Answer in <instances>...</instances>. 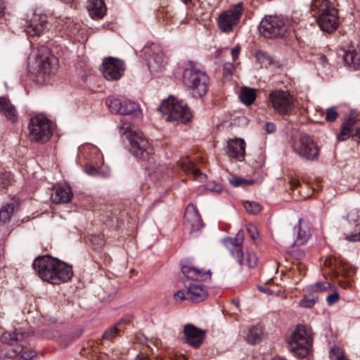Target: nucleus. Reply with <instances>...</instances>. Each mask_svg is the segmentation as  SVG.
<instances>
[{
  "label": "nucleus",
  "instance_id": "obj_1",
  "mask_svg": "<svg viewBox=\"0 0 360 360\" xmlns=\"http://www.w3.org/2000/svg\"><path fill=\"white\" fill-rule=\"evenodd\" d=\"M118 128L120 134L128 140L130 151L136 158L143 161H149L152 158L153 148L141 131L124 118L121 119Z\"/></svg>",
  "mask_w": 360,
  "mask_h": 360
},
{
  "label": "nucleus",
  "instance_id": "obj_2",
  "mask_svg": "<svg viewBox=\"0 0 360 360\" xmlns=\"http://www.w3.org/2000/svg\"><path fill=\"white\" fill-rule=\"evenodd\" d=\"M311 7L319 15L317 22L323 31L333 32L338 28V10L333 3L328 0H314Z\"/></svg>",
  "mask_w": 360,
  "mask_h": 360
},
{
  "label": "nucleus",
  "instance_id": "obj_3",
  "mask_svg": "<svg viewBox=\"0 0 360 360\" xmlns=\"http://www.w3.org/2000/svg\"><path fill=\"white\" fill-rule=\"evenodd\" d=\"M158 110L166 116L167 121L173 122L176 124L186 123L192 117L191 111L187 104L174 96H169L163 101Z\"/></svg>",
  "mask_w": 360,
  "mask_h": 360
},
{
  "label": "nucleus",
  "instance_id": "obj_4",
  "mask_svg": "<svg viewBox=\"0 0 360 360\" xmlns=\"http://www.w3.org/2000/svg\"><path fill=\"white\" fill-rule=\"evenodd\" d=\"M292 151L300 158L310 162L319 160L320 148L312 137L307 134H300L291 139Z\"/></svg>",
  "mask_w": 360,
  "mask_h": 360
},
{
  "label": "nucleus",
  "instance_id": "obj_5",
  "mask_svg": "<svg viewBox=\"0 0 360 360\" xmlns=\"http://www.w3.org/2000/svg\"><path fill=\"white\" fill-rule=\"evenodd\" d=\"M186 84L193 90L194 97H202L208 89L209 77L193 63H189L184 73Z\"/></svg>",
  "mask_w": 360,
  "mask_h": 360
},
{
  "label": "nucleus",
  "instance_id": "obj_6",
  "mask_svg": "<svg viewBox=\"0 0 360 360\" xmlns=\"http://www.w3.org/2000/svg\"><path fill=\"white\" fill-rule=\"evenodd\" d=\"M243 239V234L239 232L236 238H227L223 241L232 257L240 265H247L249 268H254L257 264V257L254 252L248 251L244 260V253L242 250Z\"/></svg>",
  "mask_w": 360,
  "mask_h": 360
},
{
  "label": "nucleus",
  "instance_id": "obj_7",
  "mask_svg": "<svg viewBox=\"0 0 360 360\" xmlns=\"http://www.w3.org/2000/svg\"><path fill=\"white\" fill-rule=\"evenodd\" d=\"M312 345L310 331L304 326H298L288 340V349L299 357L306 356Z\"/></svg>",
  "mask_w": 360,
  "mask_h": 360
},
{
  "label": "nucleus",
  "instance_id": "obj_8",
  "mask_svg": "<svg viewBox=\"0 0 360 360\" xmlns=\"http://www.w3.org/2000/svg\"><path fill=\"white\" fill-rule=\"evenodd\" d=\"M29 139L32 141L45 143L52 136V129L50 121L42 115L32 117L28 125Z\"/></svg>",
  "mask_w": 360,
  "mask_h": 360
},
{
  "label": "nucleus",
  "instance_id": "obj_9",
  "mask_svg": "<svg viewBox=\"0 0 360 360\" xmlns=\"http://www.w3.org/2000/svg\"><path fill=\"white\" fill-rule=\"evenodd\" d=\"M58 60L50 49L44 46L37 48L34 58V69L44 75H54L58 70Z\"/></svg>",
  "mask_w": 360,
  "mask_h": 360
},
{
  "label": "nucleus",
  "instance_id": "obj_10",
  "mask_svg": "<svg viewBox=\"0 0 360 360\" xmlns=\"http://www.w3.org/2000/svg\"><path fill=\"white\" fill-rule=\"evenodd\" d=\"M289 30L287 21L278 16H266L259 25V31L265 37H284Z\"/></svg>",
  "mask_w": 360,
  "mask_h": 360
},
{
  "label": "nucleus",
  "instance_id": "obj_11",
  "mask_svg": "<svg viewBox=\"0 0 360 360\" xmlns=\"http://www.w3.org/2000/svg\"><path fill=\"white\" fill-rule=\"evenodd\" d=\"M56 258L44 256L37 258L33 262V268L38 276L44 281L53 285H59L60 276L56 277L54 271Z\"/></svg>",
  "mask_w": 360,
  "mask_h": 360
},
{
  "label": "nucleus",
  "instance_id": "obj_12",
  "mask_svg": "<svg viewBox=\"0 0 360 360\" xmlns=\"http://www.w3.org/2000/svg\"><path fill=\"white\" fill-rule=\"evenodd\" d=\"M269 101L272 108L280 115L290 114L295 107L294 98L288 91H273L269 94Z\"/></svg>",
  "mask_w": 360,
  "mask_h": 360
},
{
  "label": "nucleus",
  "instance_id": "obj_13",
  "mask_svg": "<svg viewBox=\"0 0 360 360\" xmlns=\"http://www.w3.org/2000/svg\"><path fill=\"white\" fill-rule=\"evenodd\" d=\"M106 105L112 112L120 115H133L135 117L140 114L139 104L124 97L109 98Z\"/></svg>",
  "mask_w": 360,
  "mask_h": 360
},
{
  "label": "nucleus",
  "instance_id": "obj_14",
  "mask_svg": "<svg viewBox=\"0 0 360 360\" xmlns=\"http://www.w3.org/2000/svg\"><path fill=\"white\" fill-rule=\"evenodd\" d=\"M243 12V4L238 3L232 8L221 13L217 19L219 29L230 32L239 22Z\"/></svg>",
  "mask_w": 360,
  "mask_h": 360
},
{
  "label": "nucleus",
  "instance_id": "obj_15",
  "mask_svg": "<svg viewBox=\"0 0 360 360\" xmlns=\"http://www.w3.org/2000/svg\"><path fill=\"white\" fill-rule=\"evenodd\" d=\"M28 334L22 333L18 330L6 331L1 336V341L3 343L15 346V347L9 351L6 356L8 358H13L22 352L24 347L23 341Z\"/></svg>",
  "mask_w": 360,
  "mask_h": 360
},
{
  "label": "nucleus",
  "instance_id": "obj_16",
  "mask_svg": "<svg viewBox=\"0 0 360 360\" xmlns=\"http://www.w3.org/2000/svg\"><path fill=\"white\" fill-rule=\"evenodd\" d=\"M187 286L186 291L179 290L174 294L176 300H188L193 302L202 301L207 297V290L202 284L194 283H186Z\"/></svg>",
  "mask_w": 360,
  "mask_h": 360
},
{
  "label": "nucleus",
  "instance_id": "obj_17",
  "mask_svg": "<svg viewBox=\"0 0 360 360\" xmlns=\"http://www.w3.org/2000/svg\"><path fill=\"white\" fill-rule=\"evenodd\" d=\"M101 70L106 79L118 80L124 72V63L121 60L109 57L103 60Z\"/></svg>",
  "mask_w": 360,
  "mask_h": 360
},
{
  "label": "nucleus",
  "instance_id": "obj_18",
  "mask_svg": "<svg viewBox=\"0 0 360 360\" xmlns=\"http://www.w3.org/2000/svg\"><path fill=\"white\" fill-rule=\"evenodd\" d=\"M47 16L34 13L29 17L25 26V32L29 38L41 36L47 28Z\"/></svg>",
  "mask_w": 360,
  "mask_h": 360
},
{
  "label": "nucleus",
  "instance_id": "obj_19",
  "mask_svg": "<svg viewBox=\"0 0 360 360\" xmlns=\"http://www.w3.org/2000/svg\"><path fill=\"white\" fill-rule=\"evenodd\" d=\"M350 136H356L360 141V120L349 117L342 124L341 131L338 135L340 141L347 139Z\"/></svg>",
  "mask_w": 360,
  "mask_h": 360
},
{
  "label": "nucleus",
  "instance_id": "obj_20",
  "mask_svg": "<svg viewBox=\"0 0 360 360\" xmlns=\"http://www.w3.org/2000/svg\"><path fill=\"white\" fill-rule=\"evenodd\" d=\"M226 153L231 158L239 161L244 160L245 154V143L242 139H231L227 141L225 148Z\"/></svg>",
  "mask_w": 360,
  "mask_h": 360
},
{
  "label": "nucleus",
  "instance_id": "obj_21",
  "mask_svg": "<svg viewBox=\"0 0 360 360\" xmlns=\"http://www.w3.org/2000/svg\"><path fill=\"white\" fill-rule=\"evenodd\" d=\"M186 342L193 347H198L202 343L204 332L192 324H187L184 330Z\"/></svg>",
  "mask_w": 360,
  "mask_h": 360
},
{
  "label": "nucleus",
  "instance_id": "obj_22",
  "mask_svg": "<svg viewBox=\"0 0 360 360\" xmlns=\"http://www.w3.org/2000/svg\"><path fill=\"white\" fill-rule=\"evenodd\" d=\"M183 274L188 278L195 281H203L210 278V271L195 267L191 264L181 266Z\"/></svg>",
  "mask_w": 360,
  "mask_h": 360
},
{
  "label": "nucleus",
  "instance_id": "obj_23",
  "mask_svg": "<svg viewBox=\"0 0 360 360\" xmlns=\"http://www.w3.org/2000/svg\"><path fill=\"white\" fill-rule=\"evenodd\" d=\"M178 164L185 173L191 174L194 179L200 182L205 181L207 178L205 174L200 172L188 157L181 158Z\"/></svg>",
  "mask_w": 360,
  "mask_h": 360
},
{
  "label": "nucleus",
  "instance_id": "obj_24",
  "mask_svg": "<svg viewBox=\"0 0 360 360\" xmlns=\"http://www.w3.org/2000/svg\"><path fill=\"white\" fill-rule=\"evenodd\" d=\"M184 217L191 225V231H198L202 226L199 212L194 205H188L185 210Z\"/></svg>",
  "mask_w": 360,
  "mask_h": 360
},
{
  "label": "nucleus",
  "instance_id": "obj_25",
  "mask_svg": "<svg viewBox=\"0 0 360 360\" xmlns=\"http://www.w3.org/2000/svg\"><path fill=\"white\" fill-rule=\"evenodd\" d=\"M349 222L358 223L354 232L350 234H345L344 238L349 242L360 241V210L353 209L350 210L347 216Z\"/></svg>",
  "mask_w": 360,
  "mask_h": 360
},
{
  "label": "nucleus",
  "instance_id": "obj_26",
  "mask_svg": "<svg viewBox=\"0 0 360 360\" xmlns=\"http://www.w3.org/2000/svg\"><path fill=\"white\" fill-rule=\"evenodd\" d=\"M72 197V193L69 186H58L54 188L51 194V200L55 203L68 202Z\"/></svg>",
  "mask_w": 360,
  "mask_h": 360
},
{
  "label": "nucleus",
  "instance_id": "obj_27",
  "mask_svg": "<svg viewBox=\"0 0 360 360\" xmlns=\"http://www.w3.org/2000/svg\"><path fill=\"white\" fill-rule=\"evenodd\" d=\"M57 263L55 265L54 271L56 277L60 276L59 284L68 281L72 276V267L66 263L56 259Z\"/></svg>",
  "mask_w": 360,
  "mask_h": 360
},
{
  "label": "nucleus",
  "instance_id": "obj_28",
  "mask_svg": "<svg viewBox=\"0 0 360 360\" xmlns=\"http://www.w3.org/2000/svg\"><path fill=\"white\" fill-rule=\"evenodd\" d=\"M293 231L297 234L296 240L295 241V244L296 245H304L310 237L309 228L302 219L299 220L298 225L294 227Z\"/></svg>",
  "mask_w": 360,
  "mask_h": 360
},
{
  "label": "nucleus",
  "instance_id": "obj_29",
  "mask_svg": "<svg viewBox=\"0 0 360 360\" xmlns=\"http://www.w3.org/2000/svg\"><path fill=\"white\" fill-rule=\"evenodd\" d=\"M167 63L165 56L162 52L153 53L148 61V69L151 73L160 72Z\"/></svg>",
  "mask_w": 360,
  "mask_h": 360
},
{
  "label": "nucleus",
  "instance_id": "obj_30",
  "mask_svg": "<svg viewBox=\"0 0 360 360\" xmlns=\"http://www.w3.org/2000/svg\"><path fill=\"white\" fill-rule=\"evenodd\" d=\"M88 11L92 18L100 19L105 15L106 7L103 0H89Z\"/></svg>",
  "mask_w": 360,
  "mask_h": 360
},
{
  "label": "nucleus",
  "instance_id": "obj_31",
  "mask_svg": "<svg viewBox=\"0 0 360 360\" xmlns=\"http://www.w3.org/2000/svg\"><path fill=\"white\" fill-rule=\"evenodd\" d=\"M0 112L12 122L17 121V111L15 106L6 97L0 98Z\"/></svg>",
  "mask_w": 360,
  "mask_h": 360
},
{
  "label": "nucleus",
  "instance_id": "obj_32",
  "mask_svg": "<svg viewBox=\"0 0 360 360\" xmlns=\"http://www.w3.org/2000/svg\"><path fill=\"white\" fill-rule=\"evenodd\" d=\"M263 337V328L260 325L251 326L245 332V339L250 344L259 342Z\"/></svg>",
  "mask_w": 360,
  "mask_h": 360
},
{
  "label": "nucleus",
  "instance_id": "obj_33",
  "mask_svg": "<svg viewBox=\"0 0 360 360\" xmlns=\"http://www.w3.org/2000/svg\"><path fill=\"white\" fill-rule=\"evenodd\" d=\"M343 52L345 62L354 69H360V52L356 50L344 51Z\"/></svg>",
  "mask_w": 360,
  "mask_h": 360
},
{
  "label": "nucleus",
  "instance_id": "obj_34",
  "mask_svg": "<svg viewBox=\"0 0 360 360\" xmlns=\"http://www.w3.org/2000/svg\"><path fill=\"white\" fill-rule=\"evenodd\" d=\"M239 97L241 102L247 105H250L256 98V91L254 89L244 86L240 89Z\"/></svg>",
  "mask_w": 360,
  "mask_h": 360
},
{
  "label": "nucleus",
  "instance_id": "obj_35",
  "mask_svg": "<svg viewBox=\"0 0 360 360\" xmlns=\"http://www.w3.org/2000/svg\"><path fill=\"white\" fill-rule=\"evenodd\" d=\"M336 273L338 276L341 275L342 277L349 278L354 274L355 268L349 263L340 260L338 264Z\"/></svg>",
  "mask_w": 360,
  "mask_h": 360
},
{
  "label": "nucleus",
  "instance_id": "obj_36",
  "mask_svg": "<svg viewBox=\"0 0 360 360\" xmlns=\"http://www.w3.org/2000/svg\"><path fill=\"white\" fill-rule=\"evenodd\" d=\"M15 202H12L4 205L0 210V221L6 223L9 221L15 208Z\"/></svg>",
  "mask_w": 360,
  "mask_h": 360
},
{
  "label": "nucleus",
  "instance_id": "obj_37",
  "mask_svg": "<svg viewBox=\"0 0 360 360\" xmlns=\"http://www.w3.org/2000/svg\"><path fill=\"white\" fill-rule=\"evenodd\" d=\"M255 58L257 63L261 66H267L272 63L271 57L262 51H258L255 53Z\"/></svg>",
  "mask_w": 360,
  "mask_h": 360
},
{
  "label": "nucleus",
  "instance_id": "obj_38",
  "mask_svg": "<svg viewBox=\"0 0 360 360\" xmlns=\"http://www.w3.org/2000/svg\"><path fill=\"white\" fill-rule=\"evenodd\" d=\"M229 183L234 187L237 186H245L247 185L252 184L253 180L243 179L237 176H231L229 178Z\"/></svg>",
  "mask_w": 360,
  "mask_h": 360
},
{
  "label": "nucleus",
  "instance_id": "obj_39",
  "mask_svg": "<svg viewBox=\"0 0 360 360\" xmlns=\"http://www.w3.org/2000/svg\"><path fill=\"white\" fill-rule=\"evenodd\" d=\"M244 208L252 214H256L261 211V206L258 202L247 201L244 202Z\"/></svg>",
  "mask_w": 360,
  "mask_h": 360
},
{
  "label": "nucleus",
  "instance_id": "obj_40",
  "mask_svg": "<svg viewBox=\"0 0 360 360\" xmlns=\"http://www.w3.org/2000/svg\"><path fill=\"white\" fill-rule=\"evenodd\" d=\"M13 181V174L9 172L0 174V186L5 188L12 184Z\"/></svg>",
  "mask_w": 360,
  "mask_h": 360
},
{
  "label": "nucleus",
  "instance_id": "obj_41",
  "mask_svg": "<svg viewBox=\"0 0 360 360\" xmlns=\"http://www.w3.org/2000/svg\"><path fill=\"white\" fill-rule=\"evenodd\" d=\"M318 299L312 295L305 296L300 301V306L305 308H310L317 302Z\"/></svg>",
  "mask_w": 360,
  "mask_h": 360
},
{
  "label": "nucleus",
  "instance_id": "obj_42",
  "mask_svg": "<svg viewBox=\"0 0 360 360\" xmlns=\"http://www.w3.org/2000/svg\"><path fill=\"white\" fill-rule=\"evenodd\" d=\"M85 172L91 176H106L107 174L100 169H97L95 167L88 165L85 167Z\"/></svg>",
  "mask_w": 360,
  "mask_h": 360
},
{
  "label": "nucleus",
  "instance_id": "obj_43",
  "mask_svg": "<svg viewBox=\"0 0 360 360\" xmlns=\"http://www.w3.org/2000/svg\"><path fill=\"white\" fill-rule=\"evenodd\" d=\"M121 322H120L117 325L110 327L108 330H107L103 335V338L105 340H111L115 337L117 336L120 329L117 328V326H120Z\"/></svg>",
  "mask_w": 360,
  "mask_h": 360
},
{
  "label": "nucleus",
  "instance_id": "obj_44",
  "mask_svg": "<svg viewBox=\"0 0 360 360\" xmlns=\"http://www.w3.org/2000/svg\"><path fill=\"white\" fill-rule=\"evenodd\" d=\"M331 285L328 282H318L312 285L311 290L314 292L326 291L330 288Z\"/></svg>",
  "mask_w": 360,
  "mask_h": 360
},
{
  "label": "nucleus",
  "instance_id": "obj_45",
  "mask_svg": "<svg viewBox=\"0 0 360 360\" xmlns=\"http://www.w3.org/2000/svg\"><path fill=\"white\" fill-rule=\"evenodd\" d=\"M330 353L331 360H347L342 354V349L338 347L332 348Z\"/></svg>",
  "mask_w": 360,
  "mask_h": 360
},
{
  "label": "nucleus",
  "instance_id": "obj_46",
  "mask_svg": "<svg viewBox=\"0 0 360 360\" xmlns=\"http://www.w3.org/2000/svg\"><path fill=\"white\" fill-rule=\"evenodd\" d=\"M338 113L335 107H331L326 110V120L328 122H333L338 117Z\"/></svg>",
  "mask_w": 360,
  "mask_h": 360
},
{
  "label": "nucleus",
  "instance_id": "obj_47",
  "mask_svg": "<svg viewBox=\"0 0 360 360\" xmlns=\"http://www.w3.org/2000/svg\"><path fill=\"white\" fill-rule=\"evenodd\" d=\"M156 360H187L184 355H176L172 354H169L167 355L164 356L163 357H158Z\"/></svg>",
  "mask_w": 360,
  "mask_h": 360
},
{
  "label": "nucleus",
  "instance_id": "obj_48",
  "mask_svg": "<svg viewBox=\"0 0 360 360\" xmlns=\"http://www.w3.org/2000/svg\"><path fill=\"white\" fill-rule=\"evenodd\" d=\"M247 231H248L250 238L253 240H255L258 238L259 233H258L257 229L255 226H254L252 224L248 225Z\"/></svg>",
  "mask_w": 360,
  "mask_h": 360
},
{
  "label": "nucleus",
  "instance_id": "obj_49",
  "mask_svg": "<svg viewBox=\"0 0 360 360\" xmlns=\"http://www.w3.org/2000/svg\"><path fill=\"white\" fill-rule=\"evenodd\" d=\"M166 170L165 166L159 165L158 167H156L151 173V176L153 178H159L163 176V173Z\"/></svg>",
  "mask_w": 360,
  "mask_h": 360
},
{
  "label": "nucleus",
  "instance_id": "obj_50",
  "mask_svg": "<svg viewBox=\"0 0 360 360\" xmlns=\"http://www.w3.org/2000/svg\"><path fill=\"white\" fill-rule=\"evenodd\" d=\"M36 356V352L34 351H29L23 352L18 360H31Z\"/></svg>",
  "mask_w": 360,
  "mask_h": 360
},
{
  "label": "nucleus",
  "instance_id": "obj_51",
  "mask_svg": "<svg viewBox=\"0 0 360 360\" xmlns=\"http://www.w3.org/2000/svg\"><path fill=\"white\" fill-rule=\"evenodd\" d=\"M339 298H340V296H339L338 293L335 292V293L328 295L327 296L326 300L329 305H332V304H335L336 302H338Z\"/></svg>",
  "mask_w": 360,
  "mask_h": 360
},
{
  "label": "nucleus",
  "instance_id": "obj_52",
  "mask_svg": "<svg viewBox=\"0 0 360 360\" xmlns=\"http://www.w3.org/2000/svg\"><path fill=\"white\" fill-rule=\"evenodd\" d=\"M224 75L225 76H231L233 73V65L230 63H226L224 65Z\"/></svg>",
  "mask_w": 360,
  "mask_h": 360
},
{
  "label": "nucleus",
  "instance_id": "obj_53",
  "mask_svg": "<svg viewBox=\"0 0 360 360\" xmlns=\"http://www.w3.org/2000/svg\"><path fill=\"white\" fill-rule=\"evenodd\" d=\"M264 129L268 134H271L276 131V126L273 122H266L264 125Z\"/></svg>",
  "mask_w": 360,
  "mask_h": 360
},
{
  "label": "nucleus",
  "instance_id": "obj_54",
  "mask_svg": "<svg viewBox=\"0 0 360 360\" xmlns=\"http://www.w3.org/2000/svg\"><path fill=\"white\" fill-rule=\"evenodd\" d=\"M290 189L295 191L296 190L300 185L299 180L295 179H291L289 181Z\"/></svg>",
  "mask_w": 360,
  "mask_h": 360
},
{
  "label": "nucleus",
  "instance_id": "obj_55",
  "mask_svg": "<svg viewBox=\"0 0 360 360\" xmlns=\"http://www.w3.org/2000/svg\"><path fill=\"white\" fill-rule=\"evenodd\" d=\"M207 189L215 193H220L222 191V186L220 184L215 185L214 187H212V185L207 186Z\"/></svg>",
  "mask_w": 360,
  "mask_h": 360
},
{
  "label": "nucleus",
  "instance_id": "obj_56",
  "mask_svg": "<svg viewBox=\"0 0 360 360\" xmlns=\"http://www.w3.org/2000/svg\"><path fill=\"white\" fill-rule=\"evenodd\" d=\"M296 270L299 271L300 276H304L306 274V271L304 269V266L302 264L296 265Z\"/></svg>",
  "mask_w": 360,
  "mask_h": 360
},
{
  "label": "nucleus",
  "instance_id": "obj_57",
  "mask_svg": "<svg viewBox=\"0 0 360 360\" xmlns=\"http://www.w3.org/2000/svg\"><path fill=\"white\" fill-rule=\"evenodd\" d=\"M239 52H240V48L238 46L235 47L231 50V55L234 60L238 58Z\"/></svg>",
  "mask_w": 360,
  "mask_h": 360
},
{
  "label": "nucleus",
  "instance_id": "obj_58",
  "mask_svg": "<svg viewBox=\"0 0 360 360\" xmlns=\"http://www.w3.org/2000/svg\"><path fill=\"white\" fill-rule=\"evenodd\" d=\"M98 240L97 245L98 247H102L105 244V241L103 238H97L96 237H93L91 241L94 243V241Z\"/></svg>",
  "mask_w": 360,
  "mask_h": 360
},
{
  "label": "nucleus",
  "instance_id": "obj_59",
  "mask_svg": "<svg viewBox=\"0 0 360 360\" xmlns=\"http://www.w3.org/2000/svg\"><path fill=\"white\" fill-rule=\"evenodd\" d=\"M259 290L262 292H264V293H267V294H272L273 293V291L267 288H265L264 286H261L259 285L258 287Z\"/></svg>",
  "mask_w": 360,
  "mask_h": 360
},
{
  "label": "nucleus",
  "instance_id": "obj_60",
  "mask_svg": "<svg viewBox=\"0 0 360 360\" xmlns=\"http://www.w3.org/2000/svg\"><path fill=\"white\" fill-rule=\"evenodd\" d=\"M136 360H148V357L145 356L143 354H141L137 355Z\"/></svg>",
  "mask_w": 360,
  "mask_h": 360
},
{
  "label": "nucleus",
  "instance_id": "obj_61",
  "mask_svg": "<svg viewBox=\"0 0 360 360\" xmlns=\"http://www.w3.org/2000/svg\"><path fill=\"white\" fill-rule=\"evenodd\" d=\"M4 9V3L2 0H0V16L1 15Z\"/></svg>",
  "mask_w": 360,
  "mask_h": 360
},
{
  "label": "nucleus",
  "instance_id": "obj_62",
  "mask_svg": "<svg viewBox=\"0 0 360 360\" xmlns=\"http://www.w3.org/2000/svg\"><path fill=\"white\" fill-rule=\"evenodd\" d=\"M232 302L233 304L237 307L238 308L239 307V300L238 298H235L232 300Z\"/></svg>",
  "mask_w": 360,
  "mask_h": 360
},
{
  "label": "nucleus",
  "instance_id": "obj_63",
  "mask_svg": "<svg viewBox=\"0 0 360 360\" xmlns=\"http://www.w3.org/2000/svg\"><path fill=\"white\" fill-rule=\"evenodd\" d=\"M272 360H287V359L285 358H283L281 356H276V357H274Z\"/></svg>",
  "mask_w": 360,
  "mask_h": 360
},
{
  "label": "nucleus",
  "instance_id": "obj_64",
  "mask_svg": "<svg viewBox=\"0 0 360 360\" xmlns=\"http://www.w3.org/2000/svg\"><path fill=\"white\" fill-rule=\"evenodd\" d=\"M321 61H322V63H326V62H327V58H326V56H321Z\"/></svg>",
  "mask_w": 360,
  "mask_h": 360
}]
</instances>
